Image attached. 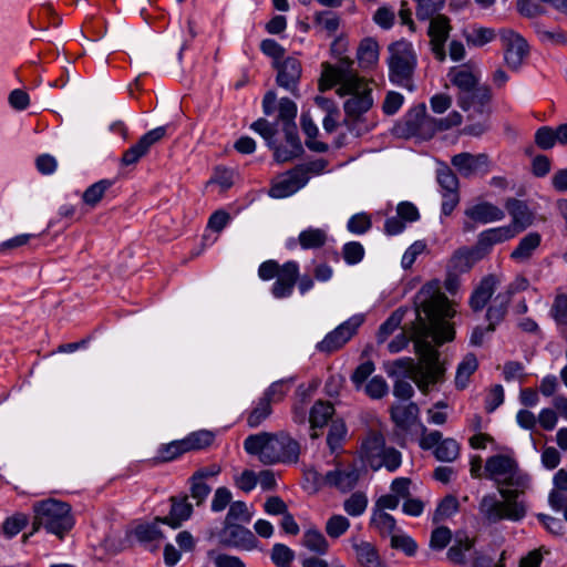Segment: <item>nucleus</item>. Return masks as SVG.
Wrapping results in <instances>:
<instances>
[{
  "label": "nucleus",
  "instance_id": "1",
  "mask_svg": "<svg viewBox=\"0 0 567 567\" xmlns=\"http://www.w3.org/2000/svg\"><path fill=\"white\" fill-rule=\"evenodd\" d=\"M416 318L412 326L411 339L414 342L419 363L404 357L385 364V372L392 378L411 379L417 388L426 393L431 385L441 382L445 372L439 361V352L429 338L436 344L451 341L454 328L449 319L454 317L455 309L441 291L437 280L425 284L415 296Z\"/></svg>",
  "mask_w": 567,
  "mask_h": 567
},
{
  "label": "nucleus",
  "instance_id": "2",
  "mask_svg": "<svg viewBox=\"0 0 567 567\" xmlns=\"http://www.w3.org/2000/svg\"><path fill=\"white\" fill-rule=\"evenodd\" d=\"M485 476L493 481L503 501L497 499L494 494L484 495L480 502V513L492 524L501 520H522L527 513L524 502L518 501L530 486V477L519 468L517 461L505 454L489 456L484 466Z\"/></svg>",
  "mask_w": 567,
  "mask_h": 567
},
{
  "label": "nucleus",
  "instance_id": "3",
  "mask_svg": "<svg viewBox=\"0 0 567 567\" xmlns=\"http://www.w3.org/2000/svg\"><path fill=\"white\" fill-rule=\"evenodd\" d=\"M353 60L340 58L336 64L323 63L319 82L321 91L338 85L339 96L349 95L343 104L344 113L352 120H358L373 105L371 82L360 76L353 69Z\"/></svg>",
  "mask_w": 567,
  "mask_h": 567
},
{
  "label": "nucleus",
  "instance_id": "4",
  "mask_svg": "<svg viewBox=\"0 0 567 567\" xmlns=\"http://www.w3.org/2000/svg\"><path fill=\"white\" fill-rule=\"evenodd\" d=\"M244 449L265 465L296 464L301 451L298 441L286 432L251 434L244 441Z\"/></svg>",
  "mask_w": 567,
  "mask_h": 567
},
{
  "label": "nucleus",
  "instance_id": "5",
  "mask_svg": "<svg viewBox=\"0 0 567 567\" xmlns=\"http://www.w3.org/2000/svg\"><path fill=\"white\" fill-rule=\"evenodd\" d=\"M33 530L44 528L62 539L74 526L71 506L62 501L48 498L33 505Z\"/></svg>",
  "mask_w": 567,
  "mask_h": 567
},
{
  "label": "nucleus",
  "instance_id": "6",
  "mask_svg": "<svg viewBox=\"0 0 567 567\" xmlns=\"http://www.w3.org/2000/svg\"><path fill=\"white\" fill-rule=\"evenodd\" d=\"M386 64L392 83L408 89L412 87L417 54L410 41L400 39L389 44Z\"/></svg>",
  "mask_w": 567,
  "mask_h": 567
},
{
  "label": "nucleus",
  "instance_id": "7",
  "mask_svg": "<svg viewBox=\"0 0 567 567\" xmlns=\"http://www.w3.org/2000/svg\"><path fill=\"white\" fill-rule=\"evenodd\" d=\"M449 128V124L430 116L425 104L413 107L404 121L396 127V132L404 137L431 138L437 131Z\"/></svg>",
  "mask_w": 567,
  "mask_h": 567
},
{
  "label": "nucleus",
  "instance_id": "8",
  "mask_svg": "<svg viewBox=\"0 0 567 567\" xmlns=\"http://www.w3.org/2000/svg\"><path fill=\"white\" fill-rule=\"evenodd\" d=\"M306 475L318 487H336L343 493L352 489L359 481V472L355 467H342L339 465L326 474H321L317 470H309Z\"/></svg>",
  "mask_w": 567,
  "mask_h": 567
},
{
  "label": "nucleus",
  "instance_id": "9",
  "mask_svg": "<svg viewBox=\"0 0 567 567\" xmlns=\"http://www.w3.org/2000/svg\"><path fill=\"white\" fill-rule=\"evenodd\" d=\"M499 40L505 64L513 71L519 70L529 53L527 41L512 29H502Z\"/></svg>",
  "mask_w": 567,
  "mask_h": 567
},
{
  "label": "nucleus",
  "instance_id": "10",
  "mask_svg": "<svg viewBox=\"0 0 567 567\" xmlns=\"http://www.w3.org/2000/svg\"><path fill=\"white\" fill-rule=\"evenodd\" d=\"M363 321L362 315L352 316L318 342L317 350L322 353H332L341 349L357 333Z\"/></svg>",
  "mask_w": 567,
  "mask_h": 567
},
{
  "label": "nucleus",
  "instance_id": "11",
  "mask_svg": "<svg viewBox=\"0 0 567 567\" xmlns=\"http://www.w3.org/2000/svg\"><path fill=\"white\" fill-rule=\"evenodd\" d=\"M272 64L277 70V84L289 91L295 96H298V85L302 73L300 61L297 58L288 56L282 59V61H276Z\"/></svg>",
  "mask_w": 567,
  "mask_h": 567
},
{
  "label": "nucleus",
  "instance_id": "12",
  "mask_svg": "<svg viewBox=\"0 0 567 567\" xmlns=\"http://www.w3.org/2000/svg\"><path fill=\"white\" fill-rule=\"evenodd\" d=\"M452 30L450 19L443 14H436L430 21L427 35L430 38L431 51L440 62L445 61V42Z\"/></svg>",
  "mask_w": 567,
  "mask_h": 567
},
{
  "label": "nucleus",
  "instance_id": "13",
  "mask_svg": "<svg viewBox=\"0 0 567 567\" xmlns=\"http://www.w3.org/2000/svg\"><path fill=\"white\" fill-rule=\"evenodd\" d=\"M308 179L309 176L303 168L292 169L274 179L269 195L274 198L288 197L303 187Z\"/></svg>",
  "mask_w": 567,
  "mask_h": 567
},
{
  "label": "nucleus",
  "instance_id": "14",
  "mask_svg": "<svg viewBox=\"0 0 567 567\" xmlns=\"http://www.w3.org/2000/svg\"><path fill=\"white\" fill-rule=\"evenodd\" d=\"M299 278V265L290 260L281 265V271L276 277L271 287V293L276 299L288 298L292 295L293 288Z\"/></svg>",
  "mask_w": 567,
  "mask_h": 567
},
{
  "label": "nucleus",
  "instance_id": "15",
  "mask_svg": "<svg viewBox=\"0 0 567 567\" xmlns=\"http://www.w3.org/2000/svg\"><path fill=\"white\" fill-rule=\"evenodd\" d=\"M491 100V92L486 85H480L465 94H458V106L468 112V116L474 118L485 112V106Z\"/></svg>",
  "mask_w": 567,
  "mask_h": 567
},
{
  "label": "nucleus",
  "instance_id": "16",
  "mask_svg": "<svg viewBox=\"0 0 567 567\" xmlns=\"http://www.w3.org/2000/svg\"><path fill=\"white\" fill-rule=\"evenodd\" d=\"M451 163L464 177H471L488 171V157L486 154L460 153L452 157Z\"/></svg>",
  "mask_w": 567,
  "mask_h": 567
},
{
  "label": "nucleus",
  "instance_id": "17",
  "mask_svg": "<svg viewBox=\"0 0 567 567\" xmlns=\"http://www.w3.org/2000/svg\"><path fill=\"white\" fill-rule=\"evenodd\" d=\"M385 449L384 436L379 432L371 431L361 442V457L372 468L373 465H379V457Z\"/></svg>",
  "mask_w": 567,
  "mask_h": 567
},
{
  "label": "nucleus",
  "instance_id": "18",
  "mask_svg": "<svg viewBox=\"0 0 567 567\" xmlns=\"http://www.w3.org/2000/svg\"><path fill=\"white\" fill-rule=\"evenodd\" d=\"M171 511L168 516L162 518V523L176 529L182 524L189 519L193 514V505L188 502V497L184 496H172L171 497Z\"/></svg>",
  "mask_w": 567,
  "mask_h": 567
},
{
  "label": "nucleus",
  "instance_id": "19",
  "mask_svg": "<svg viewBox=\"0 0 567 567\" xmlns=\"http://www.w3.org/2000/svg\"><path fill=\"white\" fill-rule=\"evenodd\" d=\"M225 534L227 542L245 550H252L257 547V539L254 533L240 524H226Z\"/></svg>",
  "mask_w": 567,
  "mask_h": 567
},
{
  "label": "nucleus",
  "instance_id": "20",
  "mask_svg": "<svg viewBox=\"0 0 567 567\" xmlns=\"http://www.w3.org/2000/svg\"><path fill=\"white\" fill-rule=\"evenodd\" d=\"M506 208L512 217V227L516 229V234L525 230L534 221V215L527 205L518 199L512 198L506 203Z\"/></svg>",
  "mask_w": 567,
  "mask_h": 567
},
{
  "label": "nucleus",
  "instance_id": "21",
  "mask_svg": "<svg viewBox=\"0 0 567 567\" xmlns=\"http://www.w3.org/2000/svg\"><path fill=\"white\" fill-rule=\"evenodd\" d=\"M380 58V45L373 38H364L357 49V59L363 70H370L378 65Z\"/></svg>",
  "mask_w": 567,
  "mask_h": 567
},
{
  "label": "nucleus",
  "instance_id": "22",
  "mask_svg": "<svg viewBox=\"0 0 567 567\" xmlns=\"http://www.w3.org/2000/svg\"><path fill=\"white\" fill-rule=\"evenodd\" d=\"M497 286V279L495 276H486L480 282V285L474 289L471 298L470 306L473 311H481L488 300L492 298Z\"/></svg>",
  "mask_w": 567,
  "mask_h": 567
},
{
  "label": "nucleus",
  "instance_id": "23",
  "mask_svg": "<svg viewBox=\"0 0 567 567\" xmlns=\"http://www.w3.org/2000/svg\"><path fill=\"white\" fill-rule=\"evenodd\" d=\"M474 544V538H470L467 535H457L455 543L446 553L447 559L454 565H467L470 563L468 556L473 551Z\"/></svg>",
  "mask_w": 567,
  "mask_h": 567
},
{
  "label": "nucleus",
  "instance_id": "24",
  "mask_svg": "<svg viewBox=\"0 0 567 567\" xmlns=\"http://www.w3.org/2000/svg\"><path fill=\"white\" fill-rule=\"evenodd\" d=\"M358 563L363 567H381L382 560L377 548L369 542L351 539Z\"/></svg>",
  "mask_w": 567,
  "mask_h": 567
},
{
  "label": "nucleus",
  "instance_id": "25",
  "mask_svg": "<svg viewBox=\"0 0 567 567\" xmlns=\"http://www.w3.org/2000/svg\"><path fill=\"white\" fill-rule=\"evenodd\" d=\"M417 404L410 402L408 404H395L391 408V417L396 426L402 430L410 429L419 417Z\"/></svg>",
  "mask_w": 567,
  "mask_h": 567
},
{
  "label": "nucleus",
  "instance_id": "26",
  "mask_svg": "<svg viewBox=\"0 0 567 567\" xmlns=\"http://www.w3.org/2000/svg\"><path fill=\"white\" fill-rule=\"evenodd\" d=\"M542 236L537 231L528 233L524 236L517 247L512 251L511 258L517 262H526L528 261L533 254L540 246Z\"/></svg>",
  "mask_w": 567,
  "mask_h": 567
},
{
  "label": "nucleus",
  "instance_id": "27",
  "mask_svg": "<svg viewBox=\"0 0 567 567\" xmlns=\"http://www.w3.org/2000/svg\"><path fill=\"white\" fill-rule=\"evenodd\" d=\"M328 239V228L324 227H308L298 235L299 246L305 250L322 248Z\"/></svg>",
  "mask_w": 567,
  "mask_h": 567
},
{
  "label": "nucleus",
  "instance_id": "28",
  "mask_svg": "<svg viewBox=\"0 0 567 567\" xmlns=\"http://www.w3.org/2000/svg\"><path fill=\"white\" fill-rule=\"evenodd\" d=\"M465 215L474 221L487 224L504 217L502 209L489 203L476 204L465 210Z\"/></svg>",
  "mask_w": 567,
  "mask_h": 567
},
{
  "label": "nucleus",
  "instance_id": "29",
  "mask_svg": "<svg viewBox=\"0 0 567 567\" xmlns=\"http://www.w3.org/2000/svg\"><path fill=\"white\" fill-rule=\"evenodd\" d=\"M333 413V405L329 402L318 401L313 404L309 415V422L311 426V439H317L319 436L317 429L323 427L332 417Z\"/></svg>",
  "mask_w": 567,
  "mask_h": 567
},
{
  "label": "nucleus",
  "instance_id": "30",
  "mask_svg": "<svg viewBox=\"0 0 567 567\" xmlns=\"http://www.w3.org/2000/svg\"><path fill=\"white\" fill-rule=\"evenodd\" d=\"M449 78L452 84L458 87V94H465L480 86L478 78L464 66L453 68L449 73Z\"/></svg>",
  "mask_w": 567,
  "mask_h": 567
},
{
  "label": "nucleus",
  "instance_id": "31",
  "mask_svg": "<svg viewBox=\"0 0 567 567\" xmlns=\"http://www.w3.org/2000/svg\"><path fill=\"white\" fill-rule=\"evenodd\" d=\"M516 235V229L512 226H503L491 228L480 234L478 244L482 247H491L513 238Z\"/></svg>",
  "mask_w": 567,
  "mask_h": 567
},
{
  "label": "nucleus",
  "instance_id": "32",
  "mask_svg": "<svg viewBox=\"0 0 567 567\" xmlns=\"http://www.w3.org/2000/svg\"><path fill=\"white\" fill-rule=\"evenodd\" d=\"M300 124L303 133L307 136L306 145L309 150L318 153H323L328 150V145L323 142L316 140L318 134V127L312 121L308 113H302L300 117Z\"/></svg>",
  "mask_w": 567,
  "mask_h": 567
},
{
  "label": "nucleus",
  "instance_id": "33",
  "mask_svg": "<svg viewBox=\"0 0 567 567\" xmlns=\"http://www.w3.org/2000/svg\"><path fill=\"white\" fill-rule=\"evenodd\" d=\"M509 301V296H505L503 293H498L496 296L494 303L488 307L486 312V319L488 320V331H494L496 326L505 318Z\"/></svg>",
  "mask_w": 567,
  "mask_h": 567
},
{
  "label": "nucleus",
  "instance_id": "34",
  "mask_svg": "<svg viewBox=\"0 0 567 567\" xmlns=\"http://www.w3.org/2000/svg\"><path fill=\"white\" fill-rule=\"evenodd\" d=\"M478 367L477 359L474 354L468 353L464 357L462 362L458 364L455 375V385L458 389L467 386L471 375L476 371Z\"/></svg>",
  "mask_w": 567,
  "mask_h": 567
},
{
  "label": "nucleus",
  "instance_id": "35",
  "mask_svg": "<svg viewBox=\"0 0 567 567\" xmlns=\"http://www.w3.org/2000/svg\"><path fill=\"white\" fill-rule=\"evenodd\" d=\"M302 545L319 555L326 554L329 549V544L323 534L315 528L307 529L303 533Z\"/></svg>",
  "mask_w": 567,
  "mask_h": 567
},
{
  "label": "nucleus",
  "instance_id": "36",
  "mask_svg": "<svg viewBox=\"0 0 567 567\" xmlns=\"http://www.w3.org/2000/svg\"><path fill=\"white\" fill-rule=\"evenodd\" d=\"M183 440L188 452L199 451L213 444L215 440V434L207 430H199L189 433Z\"/></svg>",
  "mask_w": 567,
  "mask_h": 567
},
{
  "label": "nucleus",
  "instance_id": "37",
  "mask_svg": "<svg viewBox=\"0 0 567 567\" xmlns=\"http://www.w3.org/2000/svg\"><path fill=\"white\" fill-rule=\"evenodd\" d=\"M113 185L110 179H101L85 189L82 200L90 207H95L103 198L105 192Z\"/></svg>",
  "mask_w": 567,
  "mask_h": 567
},
{
  "label": "nucleus",
  "instance_id": "38",
  "mask_svg": "<svg viewBox=\"0 0 567 567\" xmlns=\"http://www.w3.org/2000/svg\"><path fill=\"white\" fill-rule=\"evenodd\" d=\"M371 525L383 536L392 537V535L395 534V519L392 515L385 512L373 511Z\"/></svg>",
  "mask_w": 567,
  "mask_h": 567
},
{
  "label": "nucleus",
  "instance_id": "39",
  "mask_svg": "<svg viewBox=\"0 0 567 567\" xmlns=\"http://www.w3.org/2000/svg\"><path fill=\"white\" fill-rule=\"evenodd\" d=\"M187 452L184 440H176L161 445L156 458L161 462H171Z\"/></svg>",
  "mask_w": 567,
  "mask_h": 567
},
{
  "label": "nucleus",
  "instance_id": "40",
  "mask_svg": "<svg viewBox=\"0 0 567 567\" xmlns=\"http://www.w3.org/2000/svg\"><path fill=\"white\" fill-rule=\"evenodd\" d=\"M271 404L261 396L248 414L247 425L249 427L259 426L271 414Z\"/></svg>",
  "mask_w": 567,
  "mask_h": 567
},
{
  "label": "nucleus",
  "instance_id": "41",
  "mask_svg": "<svg viewBox=\"0 0 567 567\" xmlns=\"http://www.w3.org/2000/svg\"><path fill=\"white\" fill-rule=\"evenodd\" d=\"M434 455L441 462H453L460 455V445L453 439L442 440L435 447Z\"/></svg>",
  "mask_w": 567,
  "mask_h": 567
},
{
  "label": "nucleus",
  "instance_id": "42",
  "mask_svg": "<svg viewBox=\"0 0 567 567\" xmlns=\"http://www.w3.org/2000/svg\"><path fill=\"white\" fill-rule=\"evenodd\" d=\"M251 519V513L249 512L246 503L241 501L233 502L229 505L228 513L225 518L226 524H238L248 523Z\"/></svg>",
  "mask_w": 567,
  "mask_h": 567
},
{
  "label": "nucleus",
  "instance_id": "43",
  "mask_svg": "<svg viewBox=\"0 0 567 567\" xmlns=\"http://www.w3.org/2000/svg\"><path fill=\"white\" fill-rule=\"evenodd\" d=\"M271 561L277 567H291L295 560V551L285 544H275L270 553Z\"/></svg>",
  "mask_w": 567,
  "mask_h": 567
},
{
  "label": "nucleus",
  "instance_id": "44",
  "mask_svg": "<svg viewBox=\"0 0 567 567\" xmlns=\"http://www.w3.org/2000/svg\"><path fill=\"white\" fill-rule=\"evenodd\" d=\"M401 453L394 447H386L381 457H379V465H373L371 470L378 471L381 467H385L389 472H394L401 466Z\"/></svg>",
  "mask_w": 567,
  "mask_h": 567
},
{
  "label": "nucleus",
  "instance_id": "45",
  "mask_svg": "<svg viewBox=\"0 0 567 567\" xmlns=\"http://www.w3.org/2000/svg\"><path fill=\"white\" fill-rule=\"evenodd\" d=\"M28 522L29 519L25 514L16 513L4 519L2 524V532L6 537L12 538L27 526Z\"/></svg>",
  "mask_w": 567,
  "mask_h": 567
},
{
  "label": "nucleus",
  "instance_id": "46",
  "mask_svg": "<svg viewBox=\"0 0 567 567\" xmlns=\"http://www.w3.org/2000/svg\"><path fill=\"white\" fill-rule=\"evenodd\" d=\"M468 44L483 47L495 39V32L491 28L475 27L465 34Z\"/></svg>",
  "mask_w": 567,
  "mask_h": 567
},
{
  "label": "nucleus",
  "instance_id": "47",
  "mask_svg": "<svg viewBox=\"0 0 567 567\" xmlns=\"http://www.w3.org/2000/svg\"><path fill=\"white\" fill-rule=\"evenodd\" d=\"M535 30L540 41L550 44H566L567 34L559 28L549 30L545 25L536 23Z\"/></svg>",
  "mask_w": 567,
  "mask_h": 567
},
{
  "label": "nucleus",
  "instance_id": "48",
  "mask_svg": "<svg viewBox=\"0 0 567 567\" xmlns=\"http://www.w3.org/2000/svg\"><path fill=\"white\" fill-rule=\"evenodd\" d=\"M368 506V497L362 492L353 493L349 498H347L343 503L344 511L350 516H360L362 515Z\"/></svg>",
  "mask_w": 567,
  "mask_h": 567
},
{
  "label": "nucleus",
  "instance_id": "49",
  "mask_svg": "<svg viewBox=\"0 0 567 567\" xmlns=\"http://www.w3.org/2000/svg\"><path fill=\"white\" fill-rule=\"evenodd\" d=\"M417 2L416 17L420 20L432 19L443 7L445 0H415Z\"/></svg>",
  "mask_w": 567,
  "mask_h": 567
},
{
  "label": "nucleus",
  "instance_id": "50",
  "mask_svg": "<svg viewBox=\"0 0 567 567\" xmlns=\"http://www.w3.org/2000/svg\"><path fill=\"white\" fill-rule=\"evenodd\" d=\"M350 527V520L342 515H332L326 523V533L331 538L341 537Z\"/></svg>",
  "mask_w": 567,
  "mask_h": 567
},
{
  "label": "nucleus",
  "instance_id": "51",
  "mask_svg": "<svg viewBox=\"0 0 567 567\" xmlns=\"http://www.w3.org/2000/svg\"><path fill=\"white\" fill-rule=\"evenodd\" d=\"M163 524L162 518H156L151 524L138 525L135 529L136 537L142 542H151L163 537L158 525Z\"/></svg>",
  "mask_w": 567,
  "mask_h": 567
},
{
  "label": "nucleus",
  "instance_id": "52",
  "mask_svg": "<svg viewBox=\"0 0 567 567\" xmlns=\"http://www.w3.org/2000/svg\"><path fill=\"white\" fill-rule=\"evenodd\" d=\"M550 315L559 326H567V295L557 293L550 308Z\"/></svg>",
  "mask_w": 567,
  "mask_h": 567
},
{
  "label": "nucleus",
  "instance_id": "53",
  "mask_svg": "<svg viewBox=\"0 0 567 567\" xmlns=\"http://www.w3.org/2000/svg\"><path fill=\"white\" fill-rule=\"evenodd\" d=\"M290 389V384L287 380H279L272 382L269 388L264 392L262 398L272 403L280 402Z\"/></svg>",
  "mask_w": 567,
  "mask_h": 567
},
{
  "label": "nucleus",
  "instance_id": "54",
  "mask_svg": "<svg viewBox=\"0 0 567 567\" xmlns=\"http://www.w3.org/2000/svg\"><path fill=\"white\" fill-rule=\"evenodd\" d=\"M436 179L442 192L458 190V179L449 166L443 165L437 169Z\"/></svg>",
  "mask_w": 567,
  "mask_h": 567
},
{
  "label": "nucleus",
  "instance_id": "55",
  "mask_svg": "<svg viewBox=\"0 0 567 567\" xmlns=\"http://www.w3.org/2000/svg\"><path fill=\"white\" fill-rule=\"evenodd\" d=\"M347 434V427L343 422L334 421L330 425L327 443L331 452H336L340 449L341 442Z\"/></svg>",
  "mask_w": 567,
  "mask_h": 567
},
{
  "label": "nucleus",
  "instance_id": "56",
  "mask_svg": "<svg viewBox=\"0 0 567 567\" xmlns=\"http://www.w3.org/2000/svg\"><path fill=\"white\" fill-rule=\"evenodd\" d=\"M372 226L371 218L365 213H359L353 215L347 224V228L350 233L355 235L365 234Z\"/></svg>",
  "mask_w": 567,
  "mask_h": 567
},
{
  "label": "nucleus",
  "instance_id": "57",
  "mask_svg": "<svg viewBox=\"0 0 567 567\" xmlns=\"http://www.w3.org/2000/svg\"><path fill=\"white\" fill-rule=\"evenodd\" d=\"M342 256L348 265H357L364 257V248L359 241H349L342 248Z\"/></svg>",
  "mask_w": 567,
  "mask_h": 567
},
{
  "label": "nucleus",
  "instance_id": "58",
  "mask_svg": "<svg viewBox=\"0 0 567 567\" xmlns=\"http://www.w3.org/2000/svg\"><path fill=\"white\" fill-rule=\"evenodd\" d=\"M458 508V502L454 496L444 497L441 503L437 505L436 511L433 516L434 522L443 520L454 513H456Z\"/></svg>",
  "mask_w": 567,
  "mask_h": 567
},
{
  "label": "nucleus",
  "instance_id": "59",
  "mask_svg": "<svg viewBox=\"0 0 567 567\" xmlns=\"http://www.w3.org/2000/svg\"><path fill=\"white\" fill-rule=\"evenodd\" d=\"M426 250V243L423 240L414 241L403 254L401 266L403 269H410L416 258Z\"/></svg>",
  "mask_w": 567,
  "mask_h": 567
},
{
  "label": "nucleus",
  "instance_id": "60",
  "mask_svg": "<svg viewBox=\"0 0 567 567\" xmlns=\"http://www.w3.org/2000/svg\"><path fill=\"white\" fill-rule=\"evenodd\" d=\"M189 491L192 498L195 499L196 504L199 506L205 502L212 488L206 482L195 480L194 476H190Z\"/></svg>",
  "mask_w": 567,
  "mask_h": 567
},
{
  "label": "nucleus",
  "instance_id": "61",
  "mask_svg": "<svg viewBox=\"0 0 567 567\" xmlns=\"http://www.w3.org/2000/svg\"><path fill=\"white\" fill-rule=\"evenodd\" d=\"M403 315L394 311L380 327L378 341L384 342L385 339L392 334L401 324Z\"/></svg>",
  "mask_w": 567,
  "mask_h": 567
},
{
  "label": "nucleus",
  "instance_id": "62",
  "mask_svg": "<svg viewBox=\"0 0 567 567\" xmlns=\"http://www.w3.org/2000/svg\"><path fill=\"white\" fill-rule=\"evenodd\" d=\"M235 179V172L226 167H217L209 184H217L221 189H228L233 186Z\"/></svg>",
  "mask_w": 567,
  "mask_h": 567
},
{
  "label": "nucleus",
  "instance_id": "63",
  "mask_svg": "<svg viewBox=\"0 0 567 567\" xmlns=\"http://www.w3.org/2000/svg\"><path fill=\"white\" fill-rule=\"evenodd\" d=\"M535 143L542 150L553 148L557 143L554 128L550 126L539 127L535 133Z\"/></svg>",
  "mask_w": 567,
  "mask_h": 567
},
{
  "label": "nucleus",
  "instance_id": "64",
  "mask_svg": "<svg viewBox=\"0 0 567 567\" xmlns=\"http://www.w3.org/2000/svg\"><path fill=\"white\" fill-rule=\"evenodd\" d=\"M388 384L382 377L372 378L365 385L364 391L371 399H381L388 393Z\"/></svg>",
  "mask_w": 567,
  "mask_h": 567
}]
</instances>
